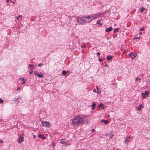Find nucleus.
Returning <instances> with one entry per match:
<instances>
[{"label": "nucleus", "instance_id": "nucleus-4", "mask_svg": "<svg viewBox=\"0 0 150 150\" xmlns=\"http://www.w3.org/2000/svg\"><path fill=\"white\" fill-rule=\"evenodd\" d=\"M42 125L43 127H50L52 126V125L50 122L47 121H43L42 122Z\"/></svg>", "mask_w": 150, "mask_h": 150}, {"label": "nucleus", "instance_id": "nucleus-23", "mask_svg": "<svg viewBox=\"0 0 150 150\" xmlns=\"http://www.w3.org/2000/svg\"><path fill=\"white\" fill-rule=\"evenodd\" d=\"M129 56L131 57L132 59V57H133V56H134L133 53L132 52L130 53L129 54Z\"/></svg>", "mask_w": 150, "mask_h": 150}, {"label": "nucleus", "instance_id": "nucleus-30", "mask_svg": "<svg viewBox=\"0 0 150 150\" xmlns=\"http://www.w3.org/2000/svg\"><path fill=\"white\" fill-rule=\"evenodd\" d=\"M144 28H142L140 29V30L141 31H143L144 30Z\"/></svg>", "mask_w": 150, "mask_h": 150}, {"label": "nucleus", "instance_id": "nucleus-16", "mask_svg": "<svg viewBox=\"0 0 150 150\" xmlns=\"http://www.w3.org/2000/svg\"><path fill=\"white\" fill-rule=\"evenodd\" d=\"M143 108V106L142 105H139L138 107L137 108V110H140L141 109V108Z\"/></svg>", "mask_w": 150, "mask_h": 150}, {"label": "nucleus", "instance_id": "nucleus-48", "mask_svg": "<svg viewBox=\"0 0 150 150\" xmlns=\"http://www.w3.org/2000/svg\"><path fill=\"white\" fill-rule=\"evenodd\" d=\"M6 2H8L9 1V0H6Z\"/></svg>", "mask_w": 150, "mask_h": 150}, {"label": "nucleus", "instance_id": "nucleus-52", "mask_svg": "<svg viewBox=\"0 0 150 150\" xmlns=\"http://www.w3.org/2000/svg\"><path fill=\"white\" fill-rule=\"evenodd\" d=\"M12 2L14 4V2H13V1H12Z\"/></svg>", "mask_w": 150, "mask_h": 150}, {"label": "nucleus", "instance_id": "nucleus-15", "mask_svg": "<svg viewBox=\"0 0 150 150\" xmlns=\"http://www.w3.org/2000/svg\"><path fill=\"white\" fill-rule=\"evenodd\" d=\"M101 21V20H98L97 21V23L100 26H101L102 25V24L101 23H100V22Z\"/></svg>", "mask_w": 150, "mask_h": 150}, {"label": "nucleus", "instance_id": "nucleus-19", "mask_svg": "<svg viewBox=\"0 0 150 150\" xmlns=\"http://www.w3.org/2000/svg\"><path fill=\"white\" fill-rule=\"evenodd\" d=\"M62 74L64 75V76H66L67 75L66 72V71L65 70H63L62 71Z\"/></svg>", "mask_w": 150, "mask_h": 150}, {"label": "nucleus", "instance_id": "nucleus-47", "mask_svg": "<svg viewBox=\"0 0 150 150\" xmlns=\"http://www.w3.org/2000/svg\"><path fill=\"white\" fill-rule=\"evenodd\" d=\"M66 73L67 74L69 73V71H66Z\"/></svg>", "mask_w": 150, "mask_h": 150}, {"label": "nucleus", "instance_id": "nucleus-28", "mask_svg": "<svg viewBox=\"0 0 150 150\" xmlns=\"http://www.w3.org/2000/svg\"><path fill=\"white\" fill-rule=\"evenodd\" d=\"M99 61L100 62H102V60L100 58V56L98 57Z\"/></svg>", "mask_w": 150, "mask_h": 150}, {"label": "nucleus", "instance_id": "nucleus-45", "mask_svg": "<svg viewBox=\"0 0 150 150\" xmlns=\"http://www.w3.org/2000/svg\"><path fill=\"white\" fill-rule=\"evenodd\" d=\"M142 34V33L141 32H139V35H141Z\"/></svg>", "mask_w": 150, "mask_h": 150}, {"label": "nucleus", "instance_id": "nucleus-22", "mask_svg": "<svg viewBox=\"0 0 150 150\" xmlns=\"http://www.w3.org/2000/svg\"><path fill=\"white\" fill-rule=\"evenodd\" d=\"M104 123L105 124L107 125L108 124L109 122L107 120H105Z\"/></svg>", "mask_w": 150, "mask_h": 150}, {"label": "nucleus", "instance_id": "nucleus-18", "mask_svg": "<svg viewBox=\"0 0 150 150\" xmlns=\"http://www.w3.org/2000/svg\"><path fill=\"white\" fill-rule=\"evenodd\" d=\"M119 30V28H115L114 30L113 33H116L117 31H118Z\"/></svg>", "mask_w": 150, "mask_h": 150}, {"label": "nucleus", "instance_id": "nucleus-12", "mask_svg": "<svg viewBox=\"0 0 150 150\" xmlns=\"http://www.w3.org/2000/svg\"><path fill=\"white\" fill-rule=\"evenodd\" d=\"M113 57V56L111 55L110 56H107V59L108 61L112 59V58Z\"/></svg>", "mask_w": 150, "mask_h": 150}, {"label": "nucleus", "instance_id": "nucleus-1", "mask_svg": "<svg viewBox=\"0 0 150 150\" xmlns=\"http://www.w3.org/2000/svg\"><path fill=\"white\" fill-rule=\"evenodd\" d=\"M88 118L86 115H79L76 116L72 120L71 124L74 126H77L79 125H82L84 122H87Z\"/></svg>", "mask_w": 150, "mask_h": 150}, {"label": "nucleus", "instance_id": "nucleus-27", "mask_svg": "<svg viewBox=\"0 0 150 150\" xmlns=\"http://www.w3.org/2000/svg\"><path fill=\"white\" fill-rule=\"evenodd\" d=\"M145 94L147 96H148V95L149 94V92L147 91H145Z\"/></svg>", "mask_w": 150, "mask_h": 150}, {"label": "nucleus", "instance_id": "nucleus-41", "mask_svg": "<svg viewBox=\"0 0 150 150\" xmlns=\"http://www.w3.org/2000/svg\"><path fill=\"white\" fill-rule=\"evenodd\" d=\"M20 87H19L17 88V89L16 90V91H17L18 90L20 89Z\"/></svg>", "mask_w": 150, "mask_h": 150}, {"label": "nucleus", "instance_id": "nucleus-51", "mask_svg": "<svg viewBox=\"0 0 150 150\" xmlns=\"http://www.w3.org/2000/svg\"><path fill=\"white\" fill-rule=\"evenodd\" d=\"M0 141V142H1V143L3 142V141L2 140H1V141Z\"/></svg>", "mask_w": 150, "mask_h": 150}, {"label": "nucleus", "instance_id": "nucleus-44", "mask_svg": "<svg viewBox=\"0 0 150 150\" xmlns=\"http://www.w3.org/2000/svg\"><path fill=\"white\" fill-rule=\"evenodd\" d=\"M94 131H95V130H94V129H92V132H94Z\"/></svg>", "mask_w": 150, "mask_h": 150}, {"label": "nucleus", "instance_id": "nucleus-40", "mask_svg": "<svg viewBox=\"0 0 150 150\" xmlns=\"http://www.w3.org/2000/svg\"><path fill=\"white\" fill-rule=\"evenodd\" d=\"M142 97L143 98H145V97H146V96H145V95H144V94H143V96H142Z\"/></svg>", "mask_w": 150, "mask_h": 150}, {"label": "nucleus", "instance_id": "nucleus-39", "mask_svg": "<svg viewBox=\"0 0 150 150\" xmlns=\"http://www.w3.org/2000/svg\"><path fill=\"white\" fill-rule=\"evenodd\" d=\"M136 38L137 39H139L140 38V37H134V38Z\"/></svg>", "mask_w": 150, "mask_h": 150}, {"label": "nucleus", "instance_id": "nucleus-5", "mask_svg": "<svg viewBox=\"0 0 150 150\" xmlns=\"http://www.w3.org/2000/svg\"><path fill=\"white\" fill-rule=\"evenodd\" d=\"M34 73L35 74V76H37L40 78H42L44 77V76L43 74L41 73H39L37 71H34Z\"/></svg>", "mask_w": 150, "mask_h": 150}, {"label": "nucleus", "instance_id": "nucleus-13", "mask_svg": "<svg viewBox=\"0 0 150 150\" xmlns=\"http://www.w3.org/2000/svg\"><path fill=\"white\" fill-rule=\"evenodd\" d=\"M130 137L127 136L126 137L125 142L126 143H128L129 142V141L130 140Z\"/></svg>", "mask_w": 150, "mask_h": 150}, {"label": "nucleus", "instance_id": "nucleus-46", "mask_svg": "<svg viewBox=\"0 0 150 150\" xmlns=\"http://www.w3.org/2000/svg\"><path fill=\"white\" fill-rule=\"evenodd\" d=\"M104 121H105V120H101V122H104Z\"/></svg>", "mask_w": 150, "mask_h": 150}, {"label": "nucleus", "instance_id": "nucleus-25", "mask_svg": "<svg viewBox=\"0 0 150 150\" xmlns=\"http://www.w3.org/2000/svg\"><path fill=\"white\" fill-rule=\"evenodd\" d=\"M137 55V54L136 53H134V56H133V57H132V59H134L135 58Z\"/></svg>", "mask_w": 150, "mask_h": 150}, {"label": "nucleus", "instance_id": "nucleus-11", "mask_svg": "<svg viewBox=\"0 0 150 150\" xmlns=\"http://www.w3.org/2000/svg\"><path fill=\"white\" fill-rule=\"evenodd\" d=\"M38 137L40 138L41 139H46V137H45L44 136V135H42L41 134H38Z\"/></svg>", "mask_w": 150, "mask_h": 150}, {"label": "nucleus", "instance_id": "nucleus-29", "mask_svg": "<svg viewBox=\"0 0 150 150\" xmlns=\"http://www.w3.org/2000/svg\"><path fill=\"white\" fill-rule=\"evenodd\" d=\"M4 102V100L1 99H0V103H2Z\"/></svg>", "mask_w": 150, "mask_h": 150}, {"label": "nucleus", "instance_id": "nucleus-35", "mask_svg": "<svg viewBox=\"0 0 150 150\" xmlns=\"http://www.w3.org/2000/svg\"><path fill=\"white\" fill-rule=\"evenodd\" d=\"M97 91H98L97 92V93H101V91H98V90H97Z\"/></svg>", "mask_w": 150, "mask_h": 150}, {"label": "nucleus", "instance_id": "nucleus-24", "mask_svg": "<svg viewBox=\"0 0 150 150\" xmlns=\"http://www.w3.org/2000/svg\"><path fill=\"white\" fill-rule=\"evenodd\" d=\"M141 79L140 78H136V81H137L138 80H139V83L140 82V80Z\"/></svg>", "mask_w": 150, "mask_h": 150}, {"label": "nucleus", "instance_id": "nucleus-6", "mask_svg": "<svg viewBox=\"0 0 150 150\" xmlns=\"http://www.w3.org/2000/svg\"><path fill=\"white\" fill-rule=\"evenodd\" d=\"M24 140V139L23 137L21 135L18 138V142L19 143H21L22 142H23Z\"/></svg>", "mask_w": 150, "mask_h": 150}, {"label": "nucleus", "instance_id": "nucleus-31", "mask_svg": "<svg viewBox=\"0 0 150 150\" xmlns=\"http://www.w3.org/2000/svg\"><path fill=\"white\" fill-rule=\"evenodd\" d=\"M100 53L99 52H98L97 53V55L98 56V57L100 56Z\"/></svg>", "mask_w": 150, "mask_h": 150}, {"label": "nucleus", "instance_id": "nucleus-50", "mask_svg": "<svg viewBox=\"0 0 150 150\" xmlns=\"http://www.w3.org/2000/svg\"><path fill=\"white\" fill-rule=\"evenodd\" d=\"M105 66L106 67H107L108 66V64H105Z\"/></svg>", "mask_w": 150, "mask_h": 150}, {"label": "nucleus", "instance_id": "nucleus-21", "mask_svg": "<svg viewBox=\"0 0 150 150\" xmlns=\"http://www.w3.org/2000/svg\"><path fill=\"white\" fill-rule=\"evenodd\" d=\"M104 13H99L98 14H97L98 15H97V16L100 17V16L102 15Z\"/></svg>", "mask_w": 150, "mask_h": 150}, {"label": "nucleus", "instance_id": "nucleus-20", "mask_svg": "<svg viewBox=\"0 0 150 150\" xmlns=\"http://www.w3.org/2000/svg\"><path fill=\"white\" fill-rule=\"evenodd\" d=\"M145 10L146 9V8H144V7H143V6L142 7H141V10H140V11L142 12V13H143V12L144 11H143V10Z\"/></svg>", "mask_w": 150, "mask_h": 150}, {"label": "nucleus", "instance_id": "nucleus-2", "mask_svg": "<svg viewBox=\"0 0 150 150\" xmlns=\"http://www.w3.org/2000/svg\"><path fill=\"white\" fill-rule=\"evenodd\" d=\"M92 19L91 15L84 16L82 17L76 18V20L78 22L80 23L81 24H83L84 22L86 23L90 22L92 20Z\"/></svg>", "mask_w": 150, "mask_h": 150}, {"label": "nucleus", "instance_id": "nucleus-17", "mask_svg": "<svg viewBox=\"0 0 150 150\" xmlns=\"http://www.w3.org/2000/svg\"><path fill=\"white\" fill-rule=\"evenodd\" d=\"M100 107H103L102 109H104V107H103V105L102 103H100V104H99V105L98 106V108H100Z\"/></svg>", "mask_w": 150, "mask_h": 150}, {"label": "nucleus", "instance_id": "nucleus-49", "mask_svg": "<svg viewBox=\"0 0 150 150\" xmlns=\"http://www.w3.org/2000/svg\"><path fill=\"white\" fill-rule=\"evenodd\" d=\"M96 88L97 89V90H98V87L97 86H96Z\"/></svg>", "mask_w": 150, "mask_h": 150}, {"label": "nucleus", "instance_id": "nucleus-10", "mask_svg": "<svg viewBox=\"0 0 150 150\" xmlns=\"http://www.w3.org/2000/svg\"><path fill=\"white\" fill-rule=\"evenodd\" d=\"M112 30V27H110L108 28H107L105 30V32H109L111 31Z\"/></svg>", "mask_w": 150, "mask_h": 150}, {"label": "nucleus", "instance_id": "nucleus-34", "mask_svg": "<svg viewBox=\"0 0 150 150\" xmlns=\"http://www.w3.org/2000/svg\"><path fill=\"white\" fill-rule=\"evenodd\" d=\"M33 64H29V67H30V68H32L33 67Z\"/></svg>", "mask_w": 150, "mask_h": 150}, {"label": "nucleus", "instance_id": "nucleus-9", "mask_svg": "<svg viewBox=\"0 0 150 150\" xmlns=\"http://www.w3.org/2000/svg\"><path fill=\"white\" fill-rule=\"evenodd\" d=\"M23 80V81L22 82V84L23 85H24L25 84V81H27V80L24 79L23 78H19V80Z\"/></svg>", "mask_w": 150, "mask_h": 150}, {"label": "nucleus", "instance_id": "nucleus-33", "mask_svg": "<svg viewBox=\"0 0 150 150\" xmlns=\"http://www.w3.org/2000/svg\"><path fill=\"white\" fill-rule=\"evenodd\" d=\"M43 64L42 63H40V64H39L38 65V67H40V66H42L43 65Z\"/></svg>", "mask_w": 150, "mask_h": 150}, {"label": "nucleus", "instance_id": "nucleus-37", "mask_svg": "<svg viewBox=\"0 0 150 150\" xmlns=\"http://www.w3.org/2000/svg\"><path fill=\"white\" fill-rule=\"evenodd\" d=\"M111 135H110V137L111 139V138H112V136H113L114 135H113L112 134Z\"/></svg>", "mask_w": 150, "mask_h": 150}, {"label": "nucleus", "instance_id": "nucleus-26", "mask_svg": "<svg viewBox=\"0 0 150 150\" xmlns=\"http://www.w3.org/2000/svg\"><path fill=\"white\" fill-rule=\"evenodd\" d=\"M22 17V15H19L17 17V19L18 20L20 18H21Z\"/></svg>", "mask_w": 150, "mask_h": 150}, {"label": "nucleus", "instance_id": "nucleus-32", "mask_svg": "<svg viewBox=\"0 0 150 150\" xmlns=\"http://www.w3.org/2000/svg\"><path fill=\"white\" fill-rule=\"evenodd\" d=\"M86 45H85V44H84L82 46V48H83V47H84V48H86Z\"/></svg>", "mask_w": 150, "mask_h": 150}, {"label": "nucleus", "instance_id": "nucleus-38", "mask_svg": "<svg viewBox=\"0 0 150 150\" xmlns=\"http://www.w3.org/2000/svg\"><path fill=\"white\" fill-rule=\"evenodd\" d=\"M33 137L34 138H35V137H36V135H33Z\"/></svg>", "mask_w": 150, "mask_h": 150}, {"label": "nucleus", "instance_id": "nucleus-14", "mask_svg": "<svg viewBox=\"0 0 150 150\" xmlns=\"http://www.w3.org/2000/svg\"><path fill=\"white\" fill-rule=\"evenodd\" d=\"M96 104H95V103L94 102L92 105H91V106H92V108H91V109L93 110L94 108H95V107H96Z\"/></svg>", "mask_w": 150, "mask_h": 150}, {"label": "nucleus", "instance_id": "nucleus-36", "mask_svg": "<svg viewBox=\"0 0 150 150\" xmlns=\"http://www.w3.org/2000/svg\"><path fill=\"white\" fill-rule=\"evenodd\" d=\"M33 73V71H29V74H31Z\"/></svg>", "mask_w": 150, "mask_h": 150}, {"label": "nucleus", "instance_id": "nucleus-3", "mask_svg": "<svg viewBox=\"0 0 150 150\" xmlns=\"http://www.w3.org/2000/svg\"><path fill=\"white\" fill-rule=\"evenodd\" d=\"M60 142L61 144H64L65 146H68L70 144L69 141L66 140L65 139H61Z\"/></svg>", "mask_w": 150, "mask_h": 150}, {"label": "nucleus", "instance_id": "nucleus-8", "mask_svg": "<svg viewBox=\"0 0 150 150\" xmlns=\"http://www.w3.org/2000/svg\"><path fill=\"white\" fill-rule=\"evenodd\" d=\"M21 99L19 98H15L14 99V102L16 103V104H18L19 103V100H21Z\"/></svg>", "mask_w": 150, "mask_h": 150}, {"label": "nucleus", "instance_id": "nucleus-7", "mask_svg": "<svg viewBox=\"0 0 150 150\" xmlns=\"http://www.w3.org/2000/svg\"><path fill=\"white\" fill-rule=\"evenodd\" d=\"M97 14L91 15V17L92 18V20H93V19H96L99 16H97Z\"/></svg>", "mask_w": 150, "mask_h": 150}, {"label": "nucleus", "instance_id": "nucleus-43", "mask_svg": "<svg viewBox=\"0 0 150 150\" xmlns=\"http://www.w3.org/2000/svg\"><path fill=\"white\" fill-rule=\"evenodd\" d=\"M33 69H34V68H33V67L31 68L30 70H31V71H33Z\"/></svg>", "mask_w": 150, "mask_h": 150}, {"label": "nucleus", "instance_id": "nucleus-42", "mask_svg": "<svg viewBox=\"0 0 150 150\" xmlns=\"http://www.w3.org/2000/svg\"><path fill=\"white\" fill-rule=\"evenodd\" d=\"M93 92H96V90L95 89H94V90H93Z\"/></svg>", "mask_w": 150, "mask_h": 150}]
</instances>
